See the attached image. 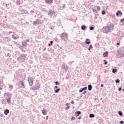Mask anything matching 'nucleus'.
Listing matches in <instances>:
<instances>
[{
  "label": "nucleus",
  "mask_w": 124,
  "mask_h": 124,
  "mask_svg": "<svg viewBox=\"0 0 124 124\" xmlns=\"http://www.w3.org/2000/svg\"><path fill=\"white\" fill-rule=\"evenodd\" d=\"M62 67H63V68H64L66 70H67L68 69V66H67V65H63Z\"/></svg>",
  "instance_id": "obj_9"
},
{
  "label": "nucleus",
  "mask_w": 124,
  "mask_h": 124,
  "mask_svg": "<svg viewBox=\"0 0 124 124\" xmlns=\"http://www.w3.org/2000/svg\"><path fill=\"white\" fill-rule=\"evenodd\" d=\"M54 88H55V89H58V86H56L54 87Z\"/></svg>",
  "instance_id": "obj_44"
},
{
  "label": "nucleus",
  "mask_w": 124,
  "mask_h": 124,
  "mask_svg": "<svg viewBox=\"0 0 124 124\" xmlns=\"http://www.w3.org/2000/svg\"><path fill=\"white\" fill-rule=\"evenodd\" d=\"M48 46H51V44H48Z\"/></svg>",
  "instance_id": "obj_49"
},
{
  "label": "nucleus",
  "mask_w": 124,
  "mask_h": 124,
  "mask_svg": "<svg viewBox=\"0 0 124 124\" xmlns=\"http://www.w3.org/2000/svg\"><path fill=\"white\" fill-rule=\"evenodd\" d=\"M90 118H94V115L93 114H90L89 115Z\"/></svg>",
  "instance_id": "obj_14"
},
{
  "label": "nucleus",
  "mask_w": 124,
  "mask_h": 124,
  "mask_svg": "<svg viewBox=\"0 0 124 124\" xmlns=\"http://www.w3.org/2000/svg\"><path fill=\"white\" fill-rule=\"evenodd\" d=\"M71 103L72 104H74V101H72L71 102Z\"/></svg>",
  "instance_id": "obj_33"
},
{
  "label": "nucleus",
  "mask_w": 124,
  "mask_h": 124,
  "mask_svg": "<svg viewBox=\"0 0 124 124\" xmlns=\"http://www.w3.org/2000/svg\"><path fill=\"white\" fill-rule=\"evenodd\" d=\"M116 15L117 16H119V13H118V12L116 13Z\"/></svg>",
  "instance_id": "obj_40"
},
{
  "label": "nucleus",
  "mask_w": 124,
  "mask_h": 124,
  "mask_svg": "<svg viewBox=\"0 0 124 124\" xmlns=\"http://www.w3.org/2000/svg\"><path fill=\"white\" fill-rule=\"evenodd\" d=\"M60 90L61 89H57L55 91V92L56 93H59V92H60Z\"/></svg>",
  "instance_id": "obj_18"
},
{
  "label": "nucleus",
  "mask_w": 124,
  "mask_h": 124,
  "mask_svg": "<svg viewBox=\"0 0 124 124\" xmlns=\"http://www.w3.org/2000/svg\"><path fill=\"white\" fill-rule=\"evenodd\" d=\"M117 12L118 14H121V15H123V13H122V12L121 11H118Z\"/></svg>",
  "instance_id": "obj_20"
},
{
  "label": "nucleus",
  "mask_w": 124,
  "mask_h": 124,
  "mask_svg": "<svg viewBox=\"0 0 124 124\" xmlns=\"http://www.w3.org/2000/svg\"><path fill=\"white\" fill-rule=\"evenodd\" d=\"M28 81L29 82L30 86H32L33 85V79H32V78H29Z\"/></svg>",
  "instance_id": "obj_2"
},
{
  "label": "nucleus",
  "mask_w": 124,
  "mask_h": 124,
  "mask_svg": "<svg viewBox=\"0 0 124 124\" xmlns=\"http://www.w3.org/2000/svg\"><path fill=\"white\" fill-rule=\"evenodd\" d=\"M39 24V19H37L36 21L33 22L34 26H36V25Z\"/></svg>",
  "instance_id": "obj_3"
},
{
  "label": "nucleus",
  "mask_w": 124,
  "mask_h": 124,
  "mask_svg": "<svg viewBox=\"0 0 124 124\" xmlns=\"http://www.w3.org/2000/svg\"><path fill=\"white\" fill-rule=\"evenodd\" d=\"M9 113V110L8 109H5L4 111V113L5 114V115H8Z\"/></svg>",
  "instance_id": "obj_8"
},
{
  "label": "nucleus",
  "mask_w": 124,
  "mask_h": 124,
  "mask_svg": "<svg viewBox=\"0 0 124 124\" xmlns=\"http://www.w3.org/2000/svg\"><path fill=\"white\" fill-rule=\"evenodd\" d=\"M93 47V46H92V45H90V47L89 48H92Z\"/></svg>",
  "instance_id": "obj_41"
},
{
  "label": "nucleus",
  "mask_w": 124,
  "mask_h": 124,
  "mask_svg": "<svg viewBox=\"0 0 124 124\" xmlns=\"http://www.w3.org/2000/svg\"><path fill=\"white\" fill-rule=\"evenodd\" d=\"M81 119H82V117L81 116H79L78 117V120H81Z\"/></svg>",
  "instance_id": "obj_34"
},
{
  "label": "nucleus",
  "mask_w": 124,
  "mask_h": 124,
  "mask_svg": "<svg viewBox=\"0 0 124 124\" xmlns=\"http://www.w3.org/2000/svg\"><path fill=\"white\" fill-rule=\"evenodd\" d=\"M88 41H89V39H86L85 41V43H86V44H90L91 43V42Z\"/></svg>",
  "instance_id": "obj_15"
},
{
  "label": "nucleus",
  "mask_w": 124,
  "mask_h": 124,
  "mask_svg": "<svg viewBox=\"0 0 124 124\" xmlns=\"http://www.w3.org/2000/svg\"><path fill=\"white\" fill-rule=\"evenodd\" d=\"M48 116H46V120H48Z\"/></svg>",
  "instance_id": "obj_43"
},
{
  "label": "nucleus",
  "mask_w": 124,
  "mask_h": 124,
  "mask_svg": "<svg viewBox=\"0 0 124 124\" xmlns=\"http://www.w3.org/2000/svg\"><path fill=\"white\" fill-rule=\"evenodd\" d=\"M123 21H124V18L121 19V22H123Z\"/></svg>",
  "instance_id": "obj_38"
},
{
  "label": "nucleus",
  "mask_w": 124,
  "mask_h": 124,
  "mask_svg": "<svg viewBox=\"0 0 124 124\" xmlns=\"http://www.w3.org/2000/svg\"><path fill=\"white\" fill-rule=\"evenodd\" d=\"M118 91H119V92H121V91H122V88H119Z\"/></svg>",
  "instance_id": "obj_31"
},
{
  "label": "nucleus",
  "mask_w": 124,
  "mask_h": 124,
  "mask_svg": "<svg viewBox=\"0 0 124 124\" xmlns=\"http://www.w3.org/2000/svg\"><path fill=\"white\" fill-rule=\"evenodd\" d=\"M122 91H123V92H124V89H122Z\"/></svg>",
  "instance_id": "obj_51"
},
{
  "label": "nucleus",
  "mask_w": 124,
  "mask_h": 124,
  "mask_svg": "<svg viewBox=\"0 0 124 124\" xmlns=\"http://www.w3.org/2000/svg\"><path fill=\"white\" fill-rule=\"evenodd\" d=\"M50 44H51V45H52V44H53V42L52 41H50Z\"/></svg>",
  "instance_id": "obj_39"
},
{
  "label": "nucleus",
  "mask_w": 124,
  "mask_h": 124,
  "mask_svg": "<svg viewBox=\"0 0 124 124\" xmlns=\"http://www.w3.org/2000/svg\"><path fill=\"white\" fill-rule=\"evenodd\" d=\"M66 106H68V105H69V103H66Z\"/></svg>",
  "instance_id": "obj_37"
},
{
  "label": "nucleus",
  "mask_w": 124,
  "mask_h": 124,
  "mask_svg": "<svg viewBox=\"0 0 124 124\" xmlns=\"http://www.w3.org/2000/svg\"><path fill=\"white\" fill-rule=\"evenodd\" d=\"M97 9H98V10H100V9H101L100 7V6H98V7H97Z\"/></svg>",
  "instance_id": "obj_29"
},
{
  "label": "nucleus",
  "mask_w": 124,
  "mask_h": 124,
  "mask_svg": "<svg viewBox=\"0 0 124 124\" xmlns=\"http://www.w3.org/2000/svg\"><path fill=\"white\" fill-rule=\"evenodd\" d=\"M61 39L62 40H67L68 39V37L67 36V33L66 32H63L61 35Z\"/></svg>",
  "instance_id": "obj_1"
},
{
  "label": "nucleus",
  "mask_w": 124,
  "mask_h": 124,
  "mask_svg": "<svg viewBox=\"0 0 124 124\" xmlns=\"http://www.w3.org/2000/svg\"><path fill=\"white\" fill-rule=\"evenodd\" d=\"M108 56V52H105L103 54V57L104 58H106V57H107Z\"/></svg>",
  "instance_id": "obj_10"
},
{
  "label": "nucleus",
  "mask_w": 124,
  "mask_h": 124,
  "mask_svg": "<svg viewBox=\"0 0 124 124\" xmlns=\"http://www.w3.org/2000/svg\"><path fill=\"white\" fill-rule=\"evenodd\" d=\"M64 7H65V4L63 5L62 8H64Z\"/></svg>",
  "instance_id": "obj_32"
},
{
  "label": "nucleus",
  "mask_w": 124,
  "mask_h": 124,
  "mask_svg": "<svg viewBox=\"0 0 124 124\" xmlns=\"http://www.w3.org/2000/svg\"><path fill=\"white\" fill-rule=\"evenodd\" d=\"M105 64H107V62H105Z\"/></svg>",
  "instance_id": "obj_48"
},
{
  "label": "nucleus",
  "mask_w": 124,
  "mask_h": 124,
  "mask_svg": "<svg viewBox=\"0 0 124 124\" xmlns=\"http://www.w3.org/2000/svg\"><path fill=\"white\" fill-rule=\"evenodd\" d=\"M87 93L86 91H84L83 92V94H86V93Z\"/></svg>",
  "instance_id": "obj_35"
},
{
  "label": "nucleus",
  "mask_w": 124,
  "mask_h": 124,
  "mask_svg": "<svg viewBox=\"0 0 124 124\" xmlns=\"http://www.w3.org/2000/svg\"><path fill=\"white\" fill-rule=\"evenodd\" d=\"M12 37H13V38H14V39H17L18 38L16 37L15 36V35H12Z\"/></svg>",
  "instance_id": "obj_21"
},
{
  "label": "nucleus",
  "mask_w": 124,
  "mask_h": 124,
  "mask_svg": "<svg viewBox=\"0 0 124 124\" xmlns=\"http://www.w3.org/2000/svg\"><path fill=\"white\" fill-rule=\"evenodd\" d=\"M112 72L113 73H116V72H117V69H112Z\"/></svg>",
  "instance_id": "obj_16"
},
{
  "label": "nucleus",
  "mask_w": 124,
  "mask_h": 124,
  "mask_svg": "<svg viewBox=\"0 0 124 124\" xmlns=\"http://www.w3.org/2000/svg\"><path fill=\"white\" fill-rule=\"evenodd\" d=\"M87 89H88V87H84L83 88H82L81 90H80L79 91V93H82V92H83V91H86V90H87Z\"/></svg>",
  "instance_id": "obj_6"
},
{
  "label": "nucleus",
  "mask_w": 124,
  "mask_h": 124,
  "mask_svg": "<svg viewBox=\"0 0 124 124\" xmlns=\"http://www.w3.org/2000/svg\"><path fill=\"white\" fill-rule=\"evenodd\" d=\"M86 29V26H82L81 27V30H83V31H84V30H85Z\"/></svg>",
  "instance_id": "obj_17"
},
{
  "label": "nucleus",
  "mask_w": 124,
  "mask_h": 124,
  "mask_svg": "<svg viewBox=\"0 0 124 124\" xmlns=\"http://www.w3.org/2000/svg\"><path fill=\"white\" fill-rule=\"evenodd\" d=\"M42 114H44L45 116L46 115V109L43 108V110H42Z\"/></svg>",
  "instance_id": "obj_7"
},
{
  "label": "nucleus",
  "mask_w": 124,
  "mask_h": 124,
  "mask_svg": "<svg viewBox=\"0 0 124 124\" xmlns=\"http://www.w3.org/2000/svg\"><path fill=\"white\" fill-rule=\"evenodd\" d=\"M88 50H89V51H90V50H91V47H89V48H88Z\"/></svg>",
  "instance_id": "obj_47"
},
{
  "label": "nucleus",
  "mask_w": 124,
  "mask_h": 124,
  "mask_svg": "<svg viewBox=\"0 0 124 124\" xmlns=\"http://www.w3.org/2000/svg\"><path fill=\"white\" fill-rule=\"evenodd\" d=\"M117 45H120V43H117Z\"/></svg>",
  "instance_id": "obj_46"
},
{
  "label": "nucleus",
  "mask_w": 124,
  "mask_h": 124,
  "mask_svg": "<svg viewBox=\"0 0 124 124\" xmlns=\"http://www.w3.org/2000/svg\"><path fill=\"white\" fill-rule=\"evenodd\" d=\"M101 88H103V87H104L103 84H101Z\"/></svg>",
  "instance_id": "obj_42"
},
{
  "label": "nucleus",
  "mask_w": 124,
  "mask_h": 124,
  "mask_svg": "<svg viewBox=\"0 0 124 124\" xmlns=\"http://www.w3.org/2000/svg\"><path fill=\"white\" fill-rule=\"evenodd\" d=\"M93 29H94V28L93 27H91L90 28V30L91 31H93Z\"/></svg>",
  "instance_id": "obj_27"
},
{
  "label": "nucleus",
  "mask_w": 124,
  "mask_h": 124,
  "mask_svg": "<svg viewBox=\"0 0 124 124\" xmlns=\"http://www.w3.org/2000/svg\"><path fill=\"white\" fill-rule=\"evenodd\" d=\"M20 84H21L22 87H23V88H25V84H24V82L20 81Z\"/></svg>",
  "instance_id": "obj_12"
},
{
  "label": "nucleus",
  "mask_w": 124,
  "mask_h": 124,
  "mask_svg": "<svg viewBox=\"0 0 124 124\" xmlns=\"http://www.w3.org/2000/svg\"><path fill=\"white\" fill-rule=\"evenodd\" d=\"M80 114H81V111H78L75 112V115L76 117H78V116H79V115H80Z\"/></svg>",
  "instance_id": "obj_5"
},
{
  "label": "nucleus",
  "mask_w": 124,
  "mask_h": 124,
  "mask_svg": "<svg viewBox=\"0 0 124 124\" xmlns=\"http://www.w3.org/2000/svg\"><path fill=\"white\" fill-rule=\"evenodd\" d=\"M69 108H70V107L67 106V107L66 108V109L67 110H68V109H69Z\"/></svg>",
  "instance_id": "obj_28"
},
{
  "label": "nucleus",
  "mask_w": 124,
  "mask_h": 124,
  "mask_svg": "<svg viewBox=\"0 0 124 124\" xmlns=\"http://www.w3.org/2000/svg\"><path fill=\"white\" fill-rule=\"evenodd\" d=\"M55 84L56 85V86H58H58H59L60 83H59L58 81H56Z\"/></svg>",
  "instance_id": "obj_23"
},
{
  "label": "nucleus",
  "mask_w": 124,
  "mask_h": 124,
  "mask_svg": "<svg viewBox=\"0 0 124 124\" xmlns=\"http://www.w3.org/2000/svg\"><path fill=\"white\" fill-rule=\"evenodd\" d=\"M74 120H75V117H72L71 118V121H74Z\"/></svg>",
  "instance_id": "obj_24"
},
{
  "label": "nucleus",
  "mask_w": 124,
  "mask_h": 124,
  "mask_svg": "<svg viewBox=\"0 0 124 124\" xmlns=\"http://www.w3.org/2000/svg\"><path fill=\"white\" fill-rule=\"evenodd\" d=\"M120 124H124V121H120Z\"/></svg>",
  "instance_id": "obj_30"
},
{
  "label": "nucleus",
  "mask_w": 124,
  "mask_h": 124,
  "mask_svg": "<svg viewBox=\"0 0 124 124\" xmlns=\"http://www.w3.org/2000/svg\"><path fill=\"white\" fill-rule=\"evenodd\" d=\"M92 89H93V86H92V85H88V90L89 91H92Z\"/></svg>",
  "instance_id": "obj_11"
},
{
  "label": "nucleus",
  "mask_w": 124,
  "mask_h": 124,
  "mask_svg": "<svg viewBox=\"0 0 124 124\" xmlns=\"http://www.w3.org/2000/svg\"><path fill=\"white\" fill-rule=\"evenodd\" d=\"M102 14H103V15H105V11H103L102 12Z\"/></svg>",
  "instance_id": "obj_25"
},
{
  "label": "nucleus",
  "mask_w": 124,
  "mask_h": 124,
  "mask_svg": "<svg viewBox=\"0 0 124 124\" xmlns=\"http://www.w3.org/2000/svg\"><path fill=\"white\" fill-rule=\"evenodd\" d=\"M7 102H8V103H10V102H11L10 99H7Z\"/></svg>",
  "instance_id": "obj_22"
},
{
  "label": "nucleus",
  "mask_w": 124,
  "mask_h": 124,
  "mask_svg": "<svg viewBox=\"0 0 124 124\" xmlns=\"http://www.w3.org/2000/svg\"><path fill=\"white\" fill-rule=\"evenodd\" d=\"M118 114L119 115H120V116H123V113L122 112V111H119Z\"/></svg>",
  "instance_id": "obj_19"
},
{
  "label": "nucleus",
  "mask_w": 124,
  "mask_h": 124,
  "mask_svg": "<svg viewBox=\"0 0 124 124\" xmlns=\"http://www.w3.org/2000/svg\"><path fill=\"white\" fill-rule=\"evenodd\" d=\"M22 45H23V46H27V42H22Z\"/></svg>",
  "instance_id": "obj_13"
},
{
  "label": "nucleus",
  "mask_w": 124,
  "mask_h": 124,
  "mask_svg": "<svg viewBox=\"0 0 124 124\" xmlns=\"http://www.w3.org/2000/svg\"><path fill=\"white\" fill-rule=\"evenodd\" d=\"M10 33H12V31H9V34H10Z\"/></svg>",
  "instance_id": "obj_45"
},
{
  "label": "nucleus",
  "mask_w": 124,
  "mask_h": 124,
  "mask_svg": "<svg viewBox=\"0 0 124 124\" xmlns=\"http://www.w3.org/2000/svg\"><path fill=\"white\" fill-rule=\"evenodd\" d=\"M104 62H106V60H104Z\"/></svg>",
  "instance_id": "obj_50"
},
{
  "label": "nucleus",
  "mask_w": 124,
  "mask_h": 124,
  "mask_svg": "<svg viewBox=\"0 0 124 124\" xmlns=\"http://www.w3.org/2000/svg\"><path fill=\"white\" fill-rule=\"evenodd\" d=\"M45 2L51 4V3H53V0H46Z\"/></svg>",
  "instance_id": "obj_4"
},
{
  "label": "nucleus",
  "mask_w": 124,
  "mask_h": 124,
  "mask_svg": "<svg viewBox=\"0 0 124 124\" xmlns=\"http://www.w3.org/2000/svg\"><path fill=\"white\" fill-rule=\"evenodd\" d=\"M120 82V80L119 79H116V80H115V82L116 83H119Z\"/></svg>",
  "instance_id": "obj_26"
},
{
  "label": "nucleus",
  "mask_w": 124,
  "mask_h": 124,
  "mask_svg": "<svg viewBox=\"0 0 124 124\" xmlns=\"http://www.w3.org/2000/svg\"><path fill=\"white\" fill-rule=\"evenodd\" d=\"M26 41H27V42H30V40L29 39H27Z\"/></svg>",
  "instance_id": "obj_36"
}]
</instances>
